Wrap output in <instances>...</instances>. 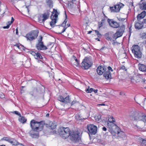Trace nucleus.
I'll list each match as a JSON object with an SVG mask.
<instances>
[{"mask_svg":"<svg viewBox=\"0 0 146 146\" xmlns=\"http://www.w3.org/2000/svg\"><path fill=\"white\" fill-rule=\"evenodd\" d=\"M45 124V121H42L39 122L36 121L35 120H32L30 123L31 127L32 130L33 131L38 132L41 131L43 128Z\"/></svg>","mask_w":146,"mask_h":146,"instance_id":"1","label":"nucleus"},{"mask_svg":"<svg viewBox=\"0 0 146 146\" xmlns=\"http://www.w3.org/2000/svg\"><path fill=\"white\" fill-rule=\"evenodd\" d=\"M71 131L68 127H61L60 128L58 132L60 137L64 139H66L69 136Z\"/></svg>","mask_w":146,"mask_h":146,"instance_id":"2","label":"nucleus"},{"mask_svg":"<svg viewBox=\"0 0 146 146\" xmlns=\"http://www.w3.org/2000/svg\"><path fill=\"white\" fill-rule=\"evenodd\" d=\"M69 137L70 140L74 143L78 142L80 139V133L78 131H71Z\"/></svg>","mask_w":146,"mask_h":146,"instance_id":"3","label":"nucleus"},{"mask_svg":"<svg viewBox=\"0 0 146 146\" xmlns=\"http://www.w3.org/2000/svg\"><path fill=\"white\" fill-rule=\"evenodd\" d=\"M93 65L91 59L87 57H86L81 63V67L82 69L88 70Z\"/></svg>","mask_w":146,"mask_h":146,"instance_id":"4","label":"nucleus"},{"mask_svg":"<svg viewBox=\"0 0 146 146\" xmlns=\"http://www.w3.org/2000/svg\"><path fill=\"white\" fill-rule=\"evenodd\" d=\"M131 50L135 57L137 59H140L141 58L142 52L141 51L140 46L138 45H133L131 47Z\"/></svg>","mask_w":146,"mask_h":146,"instance_id":"5","label":"nucleus"},{"mask_svg":"<svg viewBox=\"0 0 146 146\" xmlns=\"http://www.w3.org/2000/svg\"><path fill=\"white\" fill-rule=\"evenodd\" d=\"M38 34V30H33L27 34L25 37L27 38V40L33 41L37 38Z\"/></svg>","mask_w":146,"mask_h":146,"instance_id":"6","label":"nucleus"},{"mask_svg":"<svg viewBox=\"0 0 146 146\" xmlns=\"http://www.w3.org/2000/svg\"><path fill=\"white\" fill-rule=\"evenodd\" d=\"M50 14V11H47L45 13L42 14V16H40L38 17V22L40 23H42L44 24V21L49 18Z\"/></svg>","mask_w":146,"mask_h":146,"instance_id":"7","label":"nucleus"},{"mask_svg":"<svg viewBox=\"0 0 146 146\" xmlns=\"http://www.w3.org/2000/svg\"><path fill=\"white\" fill-rule=\"evenodd\" d=\"M88 131L89 132V134L92 135L95 134L97 132V127L96 126L92 124L88 125L87 126Z\"/></svg>","mask_w":146,"mask_h":146,"instance_id":"8","label":"nucleus"},{"mask_svg":"<svg viewBox=\"0 0 146 146\" xmlns=\"http://www.w3.org/2000/svg\"><path fill=\"white\" fill-rule=\"evenodd\" d=\"M124 5L121 3H119L118 4L114 5V7H110V8L111 12H118L119 11L121 8H122Z\"/></svg>","mask_w":146,"mask_h":146,"instance_id":"9","label":"nucleus"},{"mask_svg":"<svg viewBox=\"0 0 146 146\" xmlns=\"http://www.w3.org/2000/svg\"><path fill=\"white\" fill-rule=\"evenodd\" d=\"M37 49L39 50H44L47 49V47L44 45L43 42H38L36 45Z\"/></svg>","mask_w":146,"mask_h":146,"instance_id":"10","label":"nucleus"},{"mask_svg":"<svg viewBox=\"0 0 146 146\" xmlns=\"http://www.w3.org/2000/svg\"><path fill=\"white\" fill-rule=\"evenodd\" d=\"M106 68L105 67L99 66L96 69L97 74L99 75H101L106 70Z\"/></svg>","mask_w":146,"mask_h":146,"instance_id":"11","label":"nucleus"},{"mask_svg":"<svg viewBox=\"0 0 146 146\" xmlns=\"http://www.w3.org/2000/svg\"><path fill=\"white\" fill-rule=\"evenodd\" d=\"M108 22L110 25L112 27L114 28H117L119 26V23L113 21L112 20L108 19Z\"/></svg>","mask_w":146,"mask_h":146,"instance_id":"12","label":"nucleus"},{"mask_svg":"<svg viewBox=\"0 0 146 146\" xmlns=\"http://www.w3.org/2000/svg\"><path fill=\"white\" fill-rule=\"evenodd\" d=\"M144 115H143L141 113L136 112L135 113V116L134 117V120H142Z\"/></svg>","mask_w":146,"mask_h":146,"instance_id":"13","label":"nucleus"},{"mask_svg":"<svg viewBox=\"0 0 146 146\" xmlns=\"http://www.w3.org/2000/svg\"><path fill=\"white\" fill-rule=\"evenodd\" d=\"M146 15V11H143L140 14H139L137 16V18L138 21L140 22L141 19H143V18L145 17Z\"/></svg>","mask_w":146,"mask_h":146,"instance_id":"14","label":"nucleus"},{"mask_svg":"<svg viewBox=\"0 0 146 146\" xmlns=\"http://www.w3.org/2000/svg\"><path fill=\"white\" fill-rule=\"evenodd\" d=\"M139 7L141 10H146V1L141 0L139 3Z\"/></svg>","mask_w":146,"mask_h":146,"instance_id":"15","label":"nucleus"},{"mask_svg":"<svg viewBox=\"0 0 146 146\" xmlns=\"http://www.w3.org/2000/svg\"><path fill=\"white\" fill-rule=\"evenodd\" d=\"M135 27L136 29H140L142 28L143 26V24L142 23V21L141 22V21L140 22H135Z\"/></svg>","mask_w":146,"mask_h":146,"instance_id":"16","label":"nucleus"},{"mask_svg":"<svg viewBox=\"0 0 146 146\" xmlns=\"http://www.w3.org/2000/svg\"><path fill=\"white\" fill-rule=\"evenodd\" d=\"M103 76L105 78L108 80L111 78V72L109 70L106 71L103 74Z\"/></svg>","mask_w":146,"mask_h":146,"instance_id":"17","label":"nucleus"},{"mask_svg":"<svg viewBox=\"0 0 146 146\" xmlns=\"http://www.w3.org/2000/svg\"><path fill=\"white\" fill-rule=\"evenodd\" d=\"M122 35V33H121L118 31H117L113 35L112 37L114 39L116 40L118 38L121 36Z\"/></svg>","mask_w":146,"mask_h":146,"instance_id":"18","label":"nucleus"},{"mask_svg":"<svg viewBox=\"0 0 146 146\" xmlns=\"http://www.w3.org/2000/svg\"><path fill=\"white\" fill-rule=\"evenodd\" d=\"M33 130H31L29 132V134L31 137L33 138H38L39 137V134L38 132L36 133H33Z\"/></svg>","mask_w":146,"mask_h":146,"instance_id":"19","label":"nucleus"},{"mask_svg":"<svg viewBox=\"0 0 146 146\" xmlns=\"http://www.w3.org/2000/svg\"><path fill=\"white\" fill-rule=\"evenodd\" d=\"M9 143L13 145H17L20 144L14 138H11Z\"/></svg>","mask_w":146,"mask_h":146,"instance_id":"20","label":"nucleus"},{"mask_svg":"<svg viewBox=\"0 0 146 146\" xmlns=\"http://www.w3.org/2000/svg\"><path fill=\"white\" fill-rule=\"evenodd\" d=\"M65 16H65L66 19H65L64 22L62 24V25L63 27H66V28H67V27L70 26V24H69V23H68L66 25V22H67V15H66V14L65 11Z\"/></svg>","mask_w":146,"mask_h":146,"instance_id":"21","label":"nucleus"},{"mask_svg":"<svg viewBox=\"0 0 146 146\" xmlns=\"http://www.w3.org/2000/svg\"><path fill=\"white\" fill-rule=\"evenodd\" d=\"M50 19L52 20V21L50 22V25L52 27H53L56 22L57 19L54 18L53 16H51Z\"/></svg>","mask_w":146,"mask_h":146,"instance_id":"22","label":"nucleus"},{"mask_svg":"<svg viewBox=\"0 0 146 146\" xmlns=\"http://www.w3.org/2000/svg\"><path fill=\"white\" fill-rule=\"evenodd\" d=\"M139 69L141 71L146 72V66L143 64H138Z\"/></svg>","mask_w":146,"mask_h":146,"instance_id":"23","label":"nucleus"},{"mask_svg":"<svg viewBox=\"0 0 146 146\" xmlns=\"http://www.w3.org/2000/svg\"><path fill=\"white\" fill-rule=\"evenodd\" d=\"M59 14V13L57 12V10L54 9H53V12H52L51 16H53L54 18L57 19L58 15Z\"/></svg>","mask_w":146,"mask_h":146,"instance_id":"24","label":"nucleus"},{"mask_svg":"<svg viewBox=\"0 0 146 146\" xmlns=\"http://www.w3.org/2000/svg\"><path fill=\"white\" fill-rule=\"evenodd\" d=\"M38 92L36 88H33L32 91L29 92V94L32 96H34Z\"/></svg>","mask_w":146,"mask_h":146,"instance_id":"25","label":"nucleus"},{"mask_svg":"<svg viewBox=\"0 0 146 146\" xmlns=\"http://www.w3.org/2000/svg\"><path fill=\"white\" fill-rule=\"evenodd\" d=\"M76 119L78 120H81L82 121H83L84 120L86 119V118H84L83 117L81 114L78 113L76 114L75 116Z\"/></svg>","mask_w":146,"mask_h":146,"instance_id":"26","label":"nucleus"},{"mask_svg":"<svg viewBox=\"0 0 146 146\" xmlns=\"http://www.w3.org/2000/svg\"><path fill=\"white\" fill-rule=\"evenodd\" d=\"M118 135L119 137L122 139H124L125 138V133L122 131L120 132H118Z\"/></svg>","mask_w":146,"mask_h":146,"instance_id":"27","label":"nucleus"},{"mask_svg":"<svg viewBox=\"0 0 146 146\" xmlns=\"http://www.w3.org/2000/svg\"><path fill=\"white\" fill-rule=\"evenodd\" d=\"M125 30V26L124 25H123L121 26L118 30V31L120 32L121 33L123 34Z\"/></svg>","mask_w":146,"mask_h":146,"instance_id":"28","label":"nucleus"},{"mask_svg":"<svg viewBox=\"0 0 146 146\" xmlns=\"http://www.w3.org/2000/svg\"><path fill=\"white\" fill-rule=\"evenodd\" d=\"M46 2L49 7H52L53 2L52 0H46Z\"/></svg>","mask_w":146,"mask_h":146,"instance_id":"29","label":"nucleus"},{"mask_svg":"<svg viewBox=\"0 0 146 146\" xmlns=\"http://www.w3.org/2000/svg\"><path fill=\"white\" fill-rule=\"evenodd\" d=\"M14 46H17L19 49H22L23 50H25V47L22 45L19 44H16L14 45Z\"/></svg>","mask_w":146,"mask_h":146,"instance_id":"30","label":"nucleus"},{"mask_svg":"<svg viewBox=\"0 0 146 146\" xmlns=\"http://www.w3.org/2000/svg\"><path fill=\"white\" fill-rule=\"evenodd\" d=\"M70 97L69 96H66L64 98V103L66 104L70 103Z\"/></svg>","mask_w":146,"mask_h":146,"instance_id":"31","label":"nucleus"},{"mask_svg":"<svg viewBox=\"0 0 146 146\" xmlns=\"http://www.w3.org/2000/svg\"><path fill=\"white\" fill-rule=\"evenodd\" d=\"M21 118L19 119V121L23 123H25L27 120L25 118L24 116H21Z\"/></svg>","mask_w":146,"mask_h":146,"instance_id":"32","label":"nucleus"},{"mask_svg":"<svg viewBox=\"0 0 146 146\" xmlns=\"http://www.w3.org/2000/svg\"><path fill=\"white\" fill-rule=\"evenodd\" d=\"M105 36L106 39L108 40L111 41L112 40V38L109 36V34L108 33L105 34Z\"/></svg>","mask_w":146,"mask_h":146,"instance_id":"33","label":"nucleus"},{"mask_svg":"<svg viewBox=\"0 0 146 146\" xmlns=\"http://www.w3.org/2000/svg\"><path fill=\"white\" fill-rule=\"evenodd\" d=\"M11 138L8 137H4L1 139V141L5 140L9 143Z\"/></svg>","mask_w":146,"mask_h":146,"instance_id":"34","label":"nucleus"},{"mask_svg":"<svg viewBox=\"0 0 146 146\" xmlns=\"http://www.w3.org/2000/svg\"><path fill=\"white\" fill-rule=\"evenodd\" d=\"M29 52L32 55L35 56V57H36V55H37V53H38V52L37 51H30Z\"/></svg>","mask_w":146,"mask_h":146,"instance_id":"35","label":"nucleus"},{"mask_svg":"<svg viewBox=\"0 0 146 146\" xmlns=\"http://www.w3.org/2000/svg\"><path fill=\"white\" fill-rule=\"evenodd\" d=\"M35 58L36 59H42V60H43V58L41 54L40 53H39L38 52V53H37V55H36V57H35Z\"/></svg>","mask_w":146,"mask_h":146,"instance_id":"36","label":"nucleus"},{"mask_svg":"<svg viewBox=\"0 0 146 146\" xmlns=\"http://www.w3.org/2000/svg\"><path fill=\"white\" fill-rule=\"evenodd\" d=\"M46 125V127H49V128L50 127V128L52 129H54L56 127V125H55L54 124H53L54 125H52L50 126L48 124H45V123L44 125Z\"/></svg>","mask_w":146,"mask_h":146,"instance_id":"37","label":"nucleus"},{"mask_svg":"<svg viewBox=\"0 0 146 146\" xmlns=\"http://www.w3.org/2000/svg\"><path fill=\"white\" fill-rule=\"evenodd\" d=\"M58 100L59 101L63 103L64 101V98L63 97L61 96H60L58 97Z\"/></svg>","mask_w":146,"mask_h":146,"instance_id":"38","label":"nucleus"},{"mask_svg":"<svg viewBox=\"0 0 146 146\" xmlns=\"http://www.w3.org/2000/svg\"><path fill=\"white\" fill-rule=\"evenodd\" d=\"M89 86H88V88H87L85 90L86 92L88 93H91L93 91V89L91 88L90 89L89 88Z\"/></svg>","mask_w":146,"mask_h":146,"instance_id":"39","label":"nucleus"},{"mask_svg":"<svg viewBox=\"0 0 146 146\" xmlns=\"http://www.w3.org/2000/svg\"><path fill=\"white\" fill-rule=\"evenodd\" d=\"M142 146H146V140L143 139L141 143Z\"/></svg>","mask_w":146,"mask_h":146,"instance_id":"40","label":"nucleus"},{"mask_svg":"<svg viewBox=\"0 0 146 146\" xmlns=\"http://www.w3.org/2000/svg\"><path fill=\"white\" fill-rule=\"evenodd\" d=\"M109 121L110 123H113L115 122L114 121V118L113 117H110V118L109 119Z\"/></svg>","mask_w":146,"mask_h":146,"instance_id":"41","label":"nucleus"},{"mask_svg":"<svg viewBox=\"0 0 146 146\" xmlns=\"http://www.w3.org/2000/svg\"><path fill=\"white\" fill-rule=\"evenodd\" d=\"M12 113H15L16 115H17L19 116L20 117H21V115L20 113H19L18 111H15L12 112Z\"/></svg>","mask_w":146,"mask_h":146,"instance_id":"42","label":"nucleus"},{"mask_svg":"<svg viewBox=\"0 0 146 146\" xmlns=\"http://www.w3.org/2000/svg\"><path fill=\"white\" fill-rule=\"evenodd\" d=\"M96 33L98 37L100 38L101 37V35L99 33V31L97 30H95Z\"/></svg>","mask_w":146,"mask_h":146,"instance_id":"43","label":"nucleus"},{"mask_svg":"<svg viewBox=\"0 0 146 146\" xmlns=\"http://www.w3.org/2000/svg\"><path fill=\"white\" fill-rule=\"evenodd\" d=\"M40 38L39 39V40H38V42H42V38H43V37H42L40 36Z\"/></svg>","mask_w":146,"mask_h":146,"instance_id":"44","label":"nucleus"},{"mask_svg":"<svg viewBox=\"0 0 146 146\" xmlns=\"http://www.w3.org/2000/svg\"><path fill=\"white\" fill-rule=\"evenodd\" d=\"M120 69L125 71L127 70V69L125 68V67L124 65H122Z\"/></svg>","mask_w":146,"mask_h":146,"instance_id":"45","label":"nucleus"},{"mask_svg":"<svg viewBox=\"0 0 146 146\" xmlns=\"http://www.w3.org/2000/svg\"><path fill=\"white\" fill-rule=\"evenodd\" d=\"M142 23L143 24V25L145 24L146 27V19H143L142 21Z\"/></svg>","mask_w":146,"mask_h":146,"instance_id":"46","label":"nucleus"},{"mask_svg":"<svg viewBox=\"0 0 146 146\" xmlns=\"http://www.w3.org/2000/svg\"><path fill=\"white\" fill-rule=\"evenodd\" d=\"M103 25V22H101L100 23H99L98 24V27L99 28H100L101 27H102Z\"/></svg>","mask_w":146,"mask_h":146,"instance_id":"47","label":"nucleus"},{"mask_svg":"<svg viewBox=\"0 0 146 146\" xmlns=\"http://www.w3.org/2000/svg\"><path fill=\"white\" fill-rule=\"evenodd\" d=\"M66 29V27H64L63 28L62 32L60 33H59V34H61L62 33L64 32L65 31Z\"/></svg>","mask_w":146,"mask_h":146,"instance_id":"48","label":"nucleus"},{"mask_svg":"<svg viewBox=\"0 0 146 146\" xmlns=\"http://www.w3.org/2000/svg\"><path fill=\"white\" fill-rule=\"evenodd\" d=\"M108 70H109V71L110 70L111 72H112L113 71V69H112V68L111 67L109 66L108 67Z\"/></svg>","mask_w":146,"mask_h":146,"instance_id":"49","label":"nucleus"},{"mask_svg":"<svg viewBox=\"0 0 146 146\" xmlns=\"http://www.w3.org/2000/svg\"><path fill=\"white\" fill-rule=\"evenodd\" d=\"M113 42L112 43V44L114 45L116 43H118L116 40L115 39V40H113Z\"/></svg>","mask_w":146,"mask_h":146,"instance_id":"50","label":"nucleus"},{"mask_svg":"<svg viewBox=\"0 0 146 146\" xmlns=\"http://www.w3.org/2000/svg\"><path fill=\"white\" fill-rule=\"evenodd\" d=\"M143 121L144 122H146V116H144L143 118Z\"/></svg>","mask_w":146,"mask_h":146,"instance_id":"51","label":"nucleus"},{"mask_svg":"<svg viewBox=\"0 0 146 146\" xmlns=\"http://www.w3.org/2000/svg\"><path fill=\"white\" fill-rule=\"evenodd\" d=\"M125 18H119L118 19V20L119 21H123L125 20Z\"/></svg>","mask_w":146,"mask_h":146,"instance_id":"52","label":"nucleus"},{"mask_svg":"<svg viewBox=\"0 0 146 146\" xmlns=\"http://www.w3.org/2000/svg\"><path fill=\"white\" fill-rule=\"evenodd\" d=\"M37 59V62H38L40 63V62H42V63H43V60L38 59Z\"/></svg>","mask_w":146,"mask_h":146,"instance_id":"53","label":"nucleus"},{"mask_svg":"<svg viewBox=\"0 0 146 146\" xmlns=\"http://www.w3.org/2000/svg\"><path fill=\"white\" fill-rule=\"evenodd\" d=\"M9 25H8L6 26L3 27V28L4 29H8L9 27Z\"/></svg>","mask_w":146,"mask_h":146,"instance_id":"54","label":"nucleus"},{"mask_svg":"<svg viewBox=\"0 0 146 146\" xmlns=\"http://www.w3.org/2000/svg\"><path fill=\"white\" fill-rule=\"evenodd\" d=\"M14 19L13 18V17H12L11 21L10 22V24L12 23L14 21Z\"/></svg>","mask_w":146,"mask_h":146,"instance_id":"55","label":"nucleus"},{"mask_svg":"<svg viewBox=\"0 0 146 146\" xmlns=\"http://www.w3.org/2000/svg\"><path fill=\"white\" fill-rule=\"evenodd\" d=\"M120 95L124 96L125 95V93L123 92H120Z\"/></svg>","mask_w":146,"mask_h":146,"instance_id":"56","label":"nucleus"},{"mask_svg":"<svg viewBox=\"0 0 146 146\" xmlns=\"http://www.w3.org/2000/svg\"><path fill=\"white\" fill-rule=\"evenodd\" d=\"M76 103V102L75 101H73L71 103V106H72V105H73Z\"/></svg>","mask_w":146,"mask_h":146,"instance_id":"57","label":"nucleus"},{"mask_svg":"<svg viewBox=\"0 0 146 146\" xmlns=\"http://www.w3.org/2000/svg\"><path fill=\"white\" fill-rule=\"evenodd\" d=\"M102 129L104 131H106L107 129L105 127H104L102 128Z\"/></svg>","mask_w":146,"mask_h":146,"instance_id":"58","label":"nucleus"},{"mask_svg":"<svg viewBox=\"0 0 146 146\" xmlns=\"http://www.w3.org/2000/svg\"><path fill=\"white\" fill-rule=\"evenodd\" d=\"M105 106V104H97V106Z\"/></svg>","mask_w":146,"mask_h":146,"instance_id":"59","label":"nucleus"},{"mask_svg":"<svg viewBox=\"0 0 146 146\" xmlns=\"http://www.w3.org/2000/svg\"><path fill=\"white\" fill-rule=\"evenodd\" d=\"M98 91V90L97 89L96 90H93V91L95 93H97V92Z\"/></svg>","mask_w":146,"mask_h":146,"instance_id":"60","label":"nucleus"},{"mask_svg":"<svg viewBox=\"0 0 146 146\" xmlns=\"http://www.w3.org/2000/svg\"><path fill=\"white\" fill-rule=\"evenodd\" d=\"M16 34L17 35H18L19 33L17 29L16 30Z\"/></svg>","mask_w":146,"mask_h":146,"instance_id":"61","label":"nucleus"},{"mask_svg":"<svg viewBox=\"0 0 146 146\" xmlns=\"http://www.w3.org/2000/svg\"><path fill=\"white\" fill-rule=\"evenodd\" d=\"M74 64L76 66H77L78 65L79 62H75Z\"/></svg>","mask_w":146,"mask_h":146,"instance_id":"62","label":"nucleus"},{"mask_svg":"<svg viewBox=\"0 0 146 146\" xmlns=\"http://www.w3.org/2000/svg\"><path fill=\"white\" fill-rule=\"evenodd\" d=\"M98 118V121H99L100 119H101V116L100 115H99L97 116Z\"/></svg>","mask_w":146,"mask_h":146,"instance_id":"63","label":"nucleus"},{"mask_svg":"<svg viewBox=\"0 0 146 146\" xmlns=\"http://www.w3.org/2000/svg\"><path fill=\"white\" fill-rule=\"evenodd\" d=\"M105 20V19H103L102 20V21H101V22H103V23H104V20Z\"/></svg>","mask_w":146,"mask_h":146,"instance_id":"64","label":"nucleus"}]
</instances>
